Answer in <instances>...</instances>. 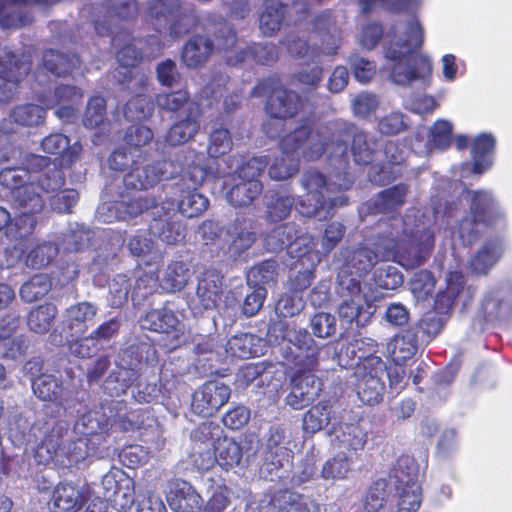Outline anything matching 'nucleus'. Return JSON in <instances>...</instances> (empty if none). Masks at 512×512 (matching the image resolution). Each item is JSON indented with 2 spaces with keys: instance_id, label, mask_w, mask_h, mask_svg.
Returning <instances> with one entry per match:
<instances>
[{
  "instance_id": "c756f323",
  "label": "nucleus",
  "mask_w": 512,
  "mask_h": 512,
  "mask_svg": "<svg viewBox=\"0 0 512 512\" xmlns=\"http://www.w3.org/2000/svg\"><path fill=\"white\" fill-rule=\"evenodd\" d=\"M312 25L313 33L320 39L323 54L329 57L334 56L341 45V38L331 13L324 11L317 14Z\"/></svg>"
},
{
  "instance_id": "1a4fd4ad",
  "label": "nucleus",
  "mask_w": 512,
  "mask_h": 512,
  "mask_svg": "<svg viewBox=\"0 0 512 512\" xmlns=\"http://www.w3.org/2000/svg\"><path fill=\"white\" fill-rule=\"evenodd\" d=\"M356 357L360 361L354 371L357 395L367 405L377 404L382 400L386 390V364L379 356L373 354L365 356L362 353Z\"/></svg>"
},
{
  "instance_id": "c9c22d12",
  "label": "nucleus",
  "mask_w": 512,
  "mask_h": 512,
  "mask_svg": "<svg viewBox=\"0 0 512 512\" xmlns=\"http://www.w3.org/2000/svg\"><path fill=\"white\" fill-rule=\"evenodd\" d=\"M268 337L270 341L273 338L275 341L279 338L283 339L286 342L283 346L289 345L293 350H303V348L316 343L305 328L296 325L290 326L282 321L276 322L269 327Z\"/></svg>"
},
{
  "instance_id": "412c9836",
  "label": "nucleus",
  "mask_w": 512,
  "mask_h": 512,
  "mask_svg": "<svg viewBox=\"0 0 512 512\" xmlns=\"http://www.w3.org/2000/svg\"><path fill=\"white\" fill-rule=\"evenodd\" d=\"M38 98L47 109L58 107L55 111L56 116L69 121L75 116L74 104L83 98V92L75 86L59 85L53 92H44Z\"/></svg>"
},
{
  "instance_id": "6ab92c4d",
  "label": "nucleus",
  "mask_w": 512,
  "mask_h": 512,
  "mask_svg": "<svg viewBox=\"0 0 512 512\" xmlns=\"http://www.w3.org/2000/svg\"><path fill=\"white\" fill-rule=\"evenodd\" d=\"M214 452L210 450L203 451L197 444L194 447V456L199 454L202 458L199 467L209 469L214 462H217L222 468L229 469L238 465L243 457V447L232 438L217 437L213 442Z\"/></svg>"
},
{
  "instance_id": "864d4df0",
  "label": "nucleus",
  "mask_w": 512,
  "mask_h": 512,
  "mask_svg": "<svg viewBox=\"0 0 512 512\" xmlns=\"http://www.w3.org/2000/svg\"><path fill=\"white\" fill-rule=\"evenodd\" d=\"M191 274L183 261H173L163 271L160 286L168 292L181 291L188 284Z\"/></svg>"
},
{
  "instance_id": "a878e982",
  "label": "nucleus",
  "mask_w": 512,
  "mask_h": 512,
  "mask_svg": "<svg viewBox=\"0 0 512 512\" xmlns=\"http://www.w3.org/2000/svg\"><path fill=\"white\" fill-rule=\"evenodd\" d=\"M331 437L334 448L343 453H355V459L358 458L357 452L362 451L367 443V432L359 422L340 423L334 426Z\"/></svg>"
},
{
  "instance_id": "aec40b11",
  "label": "nucleus",
  "mask_w": 512,
  "mask_h": 512,
  "mask_svg": "<svg viewBox=\"0 0 512 512\" xmlns=\"http://www.w3.org/2000/svg\"><path fill=\"white\" fill-rule=\"evenodd\" d=\"M223 277L216 270H207L200 277L197 290L188 305L194 314L216 308L222 292Z\"/></svg>"
},
{
  "instance_id": "9b49d317",
  "label": "nucleus",
  "mask_w": 512,
  "mask_h": 512,
  "mask_svg": "<svg viewBox=\"0 0 512 512\" xmlns=\"http://www.w3.org/2000/svg\"><path fill=\"white\" fill-rule=\"evenodd\" d=\"M333 138L329 126L310 130L307 126L300 127L284 136L280 141V149L294 152L308 161L319 159L329 149L328 141Z\"/></svg>"
},
{
  "instance_id": "a19ab883",
  "label": "nucleus",
  "mask_w": 512,
  "mask_h": 512,
  "mask_svg": "<svg viewBox=\"0 0 512 512\" xmlns=\"http://www.w3.org/2000/svg\"><path fill=\"white\" fill-rule=\"evenodd\" d=\"M214 50V44L206 36L191 37L183 46L181 59L188 68H198L204 65Z\"/></svg>"
},
{
  "instance_id": "423d86ee",
  "label": "nucleus",
  "mask_w": 512,
  "mask_h": 512,
  "mask_svg": "<svg viewBox=\"0 0 512 512\" xmlns=\"http://www.w3.org/2000/svg\"><path fill=\"white\" fill-rule=\"evenodd\" d=\"M41 421L33 427L36 436L44 433L42 444L37 447L36 458L39 462L47 463L58 455H65L70 463L84 460L88 455L90 442L87 438H79L75 441L65 442L64 436L68 432V425L64 421L50 419L40 425Z\"/></svg>"
},
{
  "instance_id": "ea45409f",
  "label": "nucleus",
  "mask_w": 512,
  "mask_h": 512,
  "mask_svg": "<svg viewBox=\"0 0 512 512\" xmlns=\"http://www.w3.org/2000/svg\"><path fill=\"white\" fill-rule=\"evenodd\" d=\"M504 244L500 238L486 240L469 261L470 268L477 274H486L501 259Z\"/></svg>"
},
{
  "instance_id": "338daca9",
  "label": "nucleus",
  "mask_w": 512,
  "mask_h": 512,
  "mask_svg": "<svg viewBox=\"0 0 512 512\" xmlns=\"http://www.w3.org/2000/svg\"><path fill=\"white\" fill-rule=\"evenodd\" d=\"M278 264L274 259H268L252 267L247 273V283L253 287L274 283L277 276Z\"/></svg>"
},
{
  "instance_id": "8fccbe9b",
  "label": "nucleus",
  "mask_w": 512,
  "mask_h": 512,
  "mask_svg": "<svg viewBox=\"0 0 512 512\" xmlns=\"http://www.w3.org/2000/svg\"><path fill=\"white\" fill-rule=\"evenodd\" d=\"M408 187L405 184H398L380 192L372 201L373 213L392 212L405 203Z\"/></svg>"
},
{
  "instance_id": "052dcab7",
  "label": "nucleus",
  "mask_w": 512,
  "mask_h": 512,
  "mask_svg": "<svg viewBox=\"0 0 512 512\" xmlns=\"http://www.w3.org/2000/svg\"><path fill=\"white\" fill-rule=\"evenodd\" d=\"M57 315V308L52 303H45L32 309L27 317V324L31 331L37 334L47 333Z\"/></svg>"
},
{
  "instance_id": "2f4dec72",
  "label": "nucleus",
  "mask_w": 512,
  "mask_h": 512,
  "mask_svg": "<svg viewBox=\"0 0 512 512\" xmlns=\"http://www.w3.org/2000/svg\"><path fill=\"white\" fill-rule=\"evenodd\" d=\"M303 103L297 93L286 89H275L266 105V110L273 118L294 117L302 109Z\"/></svg>"
},
{
  "instance_id": "393cba45",
  "label": "nucleus",
  "mask_w": 512,
  "mask_h": 512,
  "mask_svg": "<svg viewBox=\"0 0 512 512\" xmlns=\"http://www.w3.org/2000/svg\"><path fill=\"white\" fill-rule=\"evenodd\" d=\"M470 196V213L484 226L495 225L505 219V213L489 191L467 192Z\"/></svg>"
},
{
  "instance_id": "49530a36",
  "label": "nucleus",
  "mask_w": 512,
  "mask_h": 512,
  "mask_svg": "<svg viewBox=\"0 0 512 512\" xmlns=\"http://www.w3.org/2000/svg\"><path fill=\"white\" fill-rule=\"evenodd\" d=\"M98 307L88 301L79 302L70 306L65 312L67 327L76 333H83L93 324Z\"/></svg>"
},
{
  "instance_id": "7ed1b4c3",
  "label": "nucleus",
  "mask_w": 512,
  "mask_h": 512,
  "mask_svg": "<svg viewBox=\"0 0 512 512\" xmlns=\"http://www.w3.org/2000/svg\"><path fill=\"white\" fill-rule=\"evenodd\" d=\"M352 178L347 172H340L327 178L317 170H307L300 178V185L306 191L296 206L305 217L326 220L332 217L336 207L347 204V197L338 195L352 185Z\"/></svg>"
},
{
  "instance_id": "a211bd4d",
  "label": "nucleus",
  "mask_w": 512,
  "mask_h": 512,
  "mask_svg": "<svg viewBox=\"0 0 512 512\" xmlns=\"http://www.w3.org/2000/svg\"><path fill=\"white\" fill-rule=\"evenodd\" d=\"M230 395L228 385L217 380L208 381L193 393L191 408L198 415L212 416L228 402Z\"/></svg>"
},
{
  "instance_id": "5fc2aeb1",
  "label": "nucleus",
  "mask_w": 512,
  "mask_h": 512,
  "mask_svg": "<svg viewBox=\"0 0 512 512\" xmlns=\"http://www.w3.org/2000/svg\"><path fill=\"white\" fill-rule=\"evenodd\" d=\"M294 205V197L283 191H271L265 196L266 215L271 222L285 219Z\"/></svg>"
},
{
  "instance_id": "de8ad7c7",
  "label": "nucleus",
  "mask_w": 512,
  "mask_h": 512,
  "mask_svg": "<svg viewBox=\"0 0 512 512\" xmlns=\"http://www.w3.org/2000/svg\"><path fill=\"white\" fill-rule=\"evenodd\" d=\"M496 140L492 134L482 133L472 143L473 172L482 174L492 166L491 154Z\"/></svg>"
},
{
  "instance_id": "b1692460",
  "label": "nucleus",
  "mask_w": 512,
  "mask_h": 512,
  "mask_svg": "<svg viewBox=\"0 0 512 512\" xmlns=\"http://www.w3.org/2000/svg\"><path fill=\"white\" fill-rule=\"evenodd\" d=\"M88 489L74 482H60L49 501L50 512H76L87 500Z\"/></svg>"
},
{
  "instance_id": "6e6552de",
  "label": "nucleus",
  "mask_w": 512,
  "mask_h": 512,
  "mask_svg": "<svg viewBox=\"0 0 512 512\" xmlns=\"http://www.w3.org/2000/svg\"><path fill=\"white\" fill-rule=\"evenodd\" d=\"M338 293L343 298L338 315L343 325L366 326L373 315L372 305L363 291L359 279L347 275V270L338 273Z\"/></svg>"
},
{
  "instance_id": "bb28decb",
  "label": "nucleus",
  "mask_w": 512,
  "mask_h": 512,
  "mask_svg": "<svg viewBox=\"0 0 512 512\" xmlns=\"http://www.w3.org/2000/svg\"><path fill=\"white\" fill-rule=\"evenodd\" d=\"M482 310L489 321L508 318L512 314V286L506 284L491 290L482 302Z\"/></svg>"
},
{
  "instance_id": "5701e85b",
  "label": "nucleus",
  "mask_w": 512,
  "mask_h": 512,
  "mask_svg": "<svg viewBox=\"0 0 512 512\" xmlns=\"http://www.w3.org/2000/svg\"><path fill=\"white\" fill-rule=\"evenodd\" d=\"M310 39L311 32L308 30H294L284 36L281 44L295 59L303 60L306 63L320 62L323 57L327 56L322 52V45H318L316 42L311 44Z\"/></svg>"
},
{
  "instance_id": "cd10ccee",
  "label": "nucleus",
  "mask_w": 512,
  "mask_h": 512,
  "mask_svg": "<svg viewBox=\"0 0 512 512\" xmlns=\"http://www.w3.org/2000/svg\"><path fill=\"white\" fill-rule=\"evenodd\" d=\"M186 116L174 123L165 135L166 142L171 146H177L192 139L200 128V107L196 103H190L185 109Z\"/></svg>"
},
{
  "instance_id": "0eeeda50",
  "label": "nucleus",
  "mask_w": 512,
  "mask_h": 512,
  "mask_svg": "<svg viewBox=\"0 0 512 512\" xmlns=\"http://www.w3.org/2000/svg\"><path fill=\"white\" fill-rule=\"evenodd\" d=\"M147 15L155 30H168L172 38L188 34L198 24L195 6L182 0H150Z\"/></svg>"
},
{
  "instance_id": "6e6d98bb",
  "label": "nucleus",
  "mask_w": 512,
  "mask_h": 512,
  "mask_svg": "<svg viewBox=\"0 0 512 512\" xmlns=\"http://www.w3.org/2000/svg\"><path fill=\"white\" fill-rule=\"evenodd\" d=\"M92 238V232L84 225L74 223L70 224L65 232L59 238V245L69 253L80 252L87 248Z\"/></svg>"
},
{
  "instance_id": "e433bc0d",
  "label": "nucleus",
  "mask_w": 512,
  "mask_h": 512,
  "mask_svg": "<svg viewBox=\"0 0 512 512\" xmlns=\"http://www.w3.org/2000/svg\"><path fill=\"white\" fill-rule=\"evenodd\" d=\"M270 505L277 512H321L314 500L290 490L275 493Z\"/></svg>"
},
{
  "instance_id": "e2e57ef3",
  "label": "nucleus",
  "mask_w": 512,
  "mask_h": 512,
  "mask_svg": "<svg viewBox=\"0 0 512 512\" xmlns=\"http://www.w3.org/2000/svg\"><path fill=\"white\" fill-rule=\"evenodd\" d=\"M58 250V246L52 242H42L29 251L25 265L31 269L45 268L55 259Z\"/></svg>"
},
{
  "instance_id": "79ce46f5",
  "label": "nucleus",
  "mask_w": 512,
  "mask_h": 512,
  "mask_svg": "<svg viewBox=\"0 0 512 512\" xmlns=\"http://www.w3.org/2000/svg\"><path fill=\"white\" fill-rule=\"evenodd\" d=\"M107 409L110 422L120 431H133L144 424L145 412L142 409H128L127 405L121 401L112 402Z\"/></svg>"
},
{
  "instance_id": "dca6fc26",
  "label": "nucleus",
  "mask_w": 512,
  "mask_h": 512,
  "mask_svg": "<svg viewBox=\"0 0 512 512\" xmlns=\"http://www.w3.org/2000/svg\"><path fill=\"white\" fill-rule=\"evenodd\" d=\"M30 192L28 187L17 194L16 203L21 212L8 231L14 239H24L33 233L37 223L34 215L41 212L44 207V200L40 194L30 195Z\"/></svg>"
},
{
  "instance_id": "f03ea898",
  "label": "nucleus",
  "mask_w": 512,
  "mask_h": 512,
  "mask_svg": "<svg viewBox=\"0 0 512 512\" xmlns=\"http://www.w3.org/2000/svg\"><path fill=\"white\" fill-rule=\"evenodd\" d=\"M423 40L424 30L415 18L399 21L390 29L385 37L381 71L393 83L404 86L430 74L429 59L419 53Z\"/></svg>"
},
{
  "instance_id": "4d7b16f0",
  "label": "nucleus",
  "mask_w": 512,
  "mask_h": 512,
  "mask_svg": "<svg viewBox=\"0 0 512 512\" xmlns=\"http://www.w3.org/2000/svg\"><path fill=\"white\" fill-rule=\"evenodd\" d=\"M138 371L132 367L117 365L116 369L108 376L105 381V391L111 396H120L125 394L130 386L137 380Z\"/></svg>"
},
{
  "instance_id": "0e129e2a",
  "label": "nucleus",
  "mask_w": 512,
  "mask_h": 512,
  "mask_svg": "<svg viewBox=\"0 0 512 512\" xmlns=\"http://www.w3.org/2000/svg\"><path fill=\"white\" fill-rule=\"evenodd\" d=\"M388 495L386 480H376L367 491L363 509L354 512H384Z\"/></svg>"
},
{
  "instance_id": "f257e3e1",
  "label": "nucleus",
  "mask_w": 512,
  "mask_h": 512,
  "mask_svg": "<svg viewBox=\"0 0 512 512\" xmlns=\"http://www.w3.org/2000/svg\"><path fill=\"white\" fill-rule=\"evenodd\" d=\"M410 213L404 218L393 217L388 222L379 224V232L373 236L369 243L374 250L361 247L353 251L339 272L347 270L350 277L367 274L379 260H394L406 269L422 265L430 256L433 249V237L426 228L417 229L423 232L420 247L416 248L410 234L412 222Z\"/></svg>"
},
{
  "instance_id": "bf43d9fd",
  "label": "nucleus",
  "mask_w": 512,
  "mask_h": 512,
  "mask_svg": "<svg viewBox=\"0 0 512 512\" xmlns=\"http://www.w3.org/2000/svg\"><path fill=\"white\" fill-rule=\"evenodd\" d=\"M28 180L27 171L22 166L6 167L0 172V185L12 191L15 202H17V194L25 188H30V195L38 194L35 191L34 181L27 183Z\"/></svg>"
},
{
  "instance_id": "69168bd1",
  "label": "nucleus",
  "mask_w": 512,
  "mask_h": 512,
  "mask_svg": "<svg viewBox=\"0 0 512 512\" xmlns=\"http://www.w3.org/2000/svg\"><path fill=\"white\" fill-rule=\"evenodd\" d=\"M282 155L277 157L269 168V175L274 180H285L293 176L299 169V156L281 149Z\"/></svg>"
},
{
  "instance_id": "603ef678",
  "label": "nucleus",
  "mask_w": 512,
  "mask_h": 512,
  "mask_svg": "<svg viewBox=\"0 0 512 512\" xmlns=\"http://www.w3.org/2000/svg\"><path fill=\"white\" fill-rule=\"evenodd\" d=\"M285 15V6L279 0H265L259 17V28L265 36L280 30Z\"/></svg>"
},
{
  "instance_id": "f3484780",
  "label": "nucleus",
  "mask_w": 512,
  "mask_h": 512,
  "mask_svg": "<svg viewBox=\"0 0 512 512\" xmlns=\"http://www.w3.org/2000/svg\"><path fill=\"white\" fill-rule=\"evenodd\" d=\"M175 167L170 161H157L143 167L132 168L123 176L122 183L127 190H146L162 180L171 178Z\"/></svg>"
},
{
  "instance_id": "c03bdc74",
  "label": "nucleus",
  "mask_w": 512,
  "mask_h": 512,
  "mask_svg": "<svg viewBox=\"0 0 512 512\" xmlns=\"http://www.w3.org/2000/svg\"><path fill=\"white\" fill-rule=\"evenodd\" d=\"M381 147L382 143L374 136L364 131L354 132L351 151L357 164H371L380 153Z\"/></svg>"
},
{
  "instance_id": "37998d69",
  "label": "nucleus",
  "mask_w": 512,
  "mask_h": 512,
  "mask_svg": "<svg viewBox=\"0 0 512 512\" xmlns=\"http://www.w3.org/2000/svg\"><path fill=\"white\" fill-rule=\"evenodd\" d=\"M261 339L253 334L241 333L230 338L224 345L223 352L217 351L220 357L246 359L258 355V343Z\"/></svg>"
},
{
  "instance_id": "774afa93",
  "label": "nucleus",
  "mask_w": 512,
  "mask_h": 512,
  "mask_svg": "<svg viewBox=\"0 0 512 512\" xmlns=\"http://www.w3.org/2000/svg\"><path fill=\"white\" fill-rule=\"evenodd\" d=\"M453 125L446 120H438L429 130V139L424 144L425 151L432 148L445 150L451 144Z\"/></svg>"
},
{
  "instance_id": "c85d7f7f",
  "label": "nucleus",
  "mask_w": 512,
  "mask_h": 512,
  "mask_svg": "<svg viewBox=\"0 0 512 512\" xmlns=\"http://www.w3.org/2000/svg\"><path fill=\"white\" fill-rule=\"evenodd\" d=\"M168 504L174 512H198L203 500L192 485L184 480L172 483L167 497Z\"/></svg>"
},
{
  "instance_id": "680f3d73",
  "label": "nucleus",
  "mask_w": 512,
  "mask_h": 512,
  "mask_svg": "<svg viewBox=\"0 0 512 512\" xmlns=\"http://www.w3.org/2000/svg\"><path fill=\"white\" fill-rule=\"evenodd\" d=\"M355 463L354 457L343 452L328 459L322 467V477L326 480H340L348 476Z\"/></svg>"
},
{
  "instance_id": "58836bf2",
  "label": "nucleus",
  "mask_w": 512,
  "mask_h": 512,
  "mask_svg": "<svg viewBox=\"0 0 512 512\" xmlns=\"http://www.w3.org/2000/svg\"><path fill=\"white\" fill-rule=\"evenodd\" d=\"M418 350L417 329L409 327L395 335L387 344V352L395 364H403Z\"/></svg>"
},
{
  "instance_id": "473e14b6",
  "label": "nucleus",
  "mask_w": 512,
  "mask_h": 512,
  "mask_svg": "<svg viewBox=\"0 0 512 512\" xmlns=\"http://www.w3.org/2000/svg\"><path fill=\"white\" fill-rule=\"evenodd\" d=\"M281 355L286 364L297 369V372H312L319 366L322 359V347L317 343L300 350H293L289 345L281 346Z\"/></svg>"
},
{
  "instance_id": "f704fd0d",
  "label": "nucleus",
  "mask_w": 512,
  "mask_h": 512,
  "mask_svg": "<svg viewBox=\"0 0 512 512\" xmlns=\"http://www.w3.org/2000/svg\"><path fill=\"white\" fill-rule=\"evenodd\" d=\"M138 6L135 0H115L109 4L107 11L101 17L100 15L94 20V28L98 35L109 36L112 29L106 24L113 21L114 17L120 20H128L136 16Z\"/></svg>"
},
{
  "instance_id": "7c9ffc66",
  "label": "nucleus",
  "mask_w": 512,
  "mask_h": 512,
  "mask_svg": "<svg viewBox=\"0 0 512 512\" xmlns=\"http://www.w3.org/2000/svg\"><path fill=\"white\" fill-rule=\"evenodd\" d=\"M43 67L55 76L84 75L82 61L75 54L49 49L43 54Z\"/></svg>"
},
{
  "instance_id": "39448f33",
  "label": "nucleus",
  "mask_w": 512,
  "mask_h": 512,
  "mask_svg": "<svg viewBox=\"0 0 512 512\" xmlns=\"http://www.w3.org/2000/svg\"><path fill=\"white\" fill-rule=\"evenodd\" d=\"M203 160L204 156L193 149L183 151L178 159L182 169L181 177L175 183L180 192L178 211L187 218L201 215L209 205L207 197L197 192L207 176Z\"/></svg>"
},
{
  "instance_id": "13d9d810",
  "label": "nucleus",
  "mask_w": 512,
  "mask_h": 512,
  "mask_svg": "<svg viewBox=\"0 0 512 512\" xmlns=\"http://www.w3.org/2000/svg\"><path fill=\"white\" fill-rule=\"evenodd\" d=\"M333 419V409L329 402H319L303 416V430L315 434L326 428Z\"/></svg>"
},
{
  "instance_id": "ddd939ff",
  "label": "nucleus",
  "mask_w": 512,
  "mask_h": 512,
  "mask_svg": "<svg viewBox=\"0 0 512 512\" xmlns=\"http://www.w3.org/2000/svg\"><path fill=\"white\" fill-rule=\"evenodd\" d=\"M74 429L88 439L92 450L102 445L109 447L113 425L107 407L100 406L85 412L77 419Z\"/></svg>"
},
{
  "instance_id": "2eb2a0df",
  "label": "nucleus",
  "mask_w": 512,
  "mask_h": 512,
  "mask_svg": "<svg viewBox=\"0 0 512 512\" xmlns=\"http://www.w3.org/2000/svg\"><path fill=\"white\" fill-rule=\"evenodd\" d=\"M149 224L150 233L168 245H174L185 237V229L174 202L166 201L155 206Z\"/></svg>"
},
{
  "instance_id": "a18cd8bd",
  "label": "nucleus",
  "mask_w": 512,
  "mask_h": 512,
  "mask_svg": "<svg viewBox=\"0 0 512 512\" xmlns=\"http://www.w3.org/2000/svg\"><path fill=\"white\" fill-rule=\"evenodd\" d=\"M390 478L394 480L397 491L412 490L414 486L420 487L418 466L409 456H401L397 459Z\"/></svg>"
},
{
  "instance_id": "4be33fe9",
  "label": "nucleus",
  "mask_w": 512,
  "mask_h": 512,
  "mask_svg": "<svg viewBox=\"0 0 512 512\" xmlns=\"http://www.w3.org/2000/svg\"><path fill=\"white\" fill-rule=\"evenodd\" d=\"M223 190L227 201L234 207H247L261 194L263 185L258 180L229 173L224 177Z\"/></svg>"
},
{
  "instance_id": "4c0bfd02",
  "label": "nucleus",
  "mask_w": 512,
  "mask_h": 512,
  "mask_svg": "<svg viewBox=\"0 0 512 512\" xmlns=\"http://www.w3.org/2000/svg\"><path fill=\"white\" fill-rule=\"evenodd\" d=\"M32 389L40 400L54 402L61 407H64L69 395L62 385V381L51 374L42 373L33 379Z\"/></svg>"
},
{
  "instance_id": "9d476101",
  "label": "nucleus",
  "mask_w": 512,
  "mask_h": 512,
  "mask_svg": "<svg viewBox=\"0 0 512 512\" xmlns=\"http://www.w3.org/2000/svg\"><path fill=\"white\" fill-rule=\"evenodd\" d=\"M111 44L117 49L116 58L119 63L114 78L119 83H128L129 88L131 84L140 85L141 88L147 86V76L140 72L134 73L132 70L142 59V49L138 47L140 41L136 44L130 33L123 29L113 34Z\"/></svg>"
},
{
  "instance_id": "09e8293b",
  "label": "nucleus",
  "mask_w": 512,
  "mask_h": 512,
  "mask_svg": "<svg viewBox=\"0 0 512 512\" xmlns=\"http://www.w3.org/2000/svg\"><path fill=\"white\" fill-rule=\"evenodd\" d=\"M147 86L141 88L140 85L131 84L127 88L135 93V96L129 99L124 108V115L130 120H143L150 117L154 110L153 102L144 92Z\"/></svg>"
},
{
  "instance_id": "4468645a",
  "label": "nucleus",
  "mask_w": 512,
  "mask_h": 512,
  "mask_svg": "<svg viewBox=\"0 0 512 512\" xmlns=\"http://www.w3.org/2000/svg\"><path fill=\"white\" fill-rule=\"evenodd\" d=\"M30 64L0 45V103L9 102L17 92L20 82L28 74Z\"/></svg>"
},
{
  "instance_id": "f8f14e48",
  "label": "nucleus",
  "mask_w": 512,
  "mask_h": 512,
  "mask_svg": "<svg viewBox=\"0 0 512 512\" xmlns=\"http://www.w3.org/2000/svg\"><path fill=\"white\" fill-rule=\"evenodd\" d=\"M298 233L295 223L279 225L265 237V247L270 252L288 249L293 257H303L314 248L315 243L311 235Z\"/></svg>"
},
{
  "instance_id": "72a5a7b5",
  "label": "nucleus",
  "mask_w": 512,
  "mask_h": 512,
  "mask_svg": "<svg viewBox=\"0 0 512 512\" xmlns=\"http://www.w3.org/2000/svg\"><path fill=\"white\" fill-rule=\"evenodd\" d=\"M41 148L47 154L58 155L61 166L72 165L82 151V146L78 142L70 144L69 138L62 133L46 136L41 142Z\"/></svg>"
},
{
  "instance_id": "3c124183",
  "label": "nucleus",
  "mask_w": 512,
  "mask_h": 512,
  "mask_svg": "<svg viewBox=\"0 0 512 512\" xmlns=\"http://www.w3.org/2000/svg\"><path fill=\"white\" fill-rule=\"evenodd\" d=\"M178 324L179 319L173 310L167 307L153 309L141 319L142 328L159 333H170Z\"/></svg>"
},
{
  "instance_id": "20e7f679",
  "label": "nucleus",
  "mask_w": 512,
  "mask_h": 512,
  "mask_svg": "<svg viewBox=\"0 0 512 512\" xmlns=\"http://www.w3.org/2000/svg\"><path fill=\"white\" fill-rule=\"evenodd\" d=\"M458 211L457 203L441 202L440 200L432 199L431 209H427L420 217L416 214H410L415 216V218H412L410 226V234L413 237L415 247H420L421 236H423V232H418L417 229L423 230V227H425L426 231H429L434 238V232L431 229L432 224L439 228L451 229L452 234H457L459 240L465 246L473 244L479 238L481 232L480 225L483 224L476 221L475 217L471 215L463 217L455 228L452 227L451 222L456 218Z\"/></svg>"
}]
</instances>
